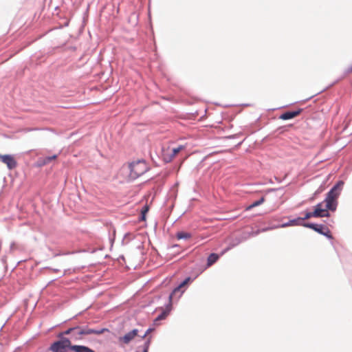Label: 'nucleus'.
Here are the masks:
<instances>
[{
  "label": "nucleus",
  "instance_id": "nucleus-18",
  "mask_svg": "<svg viewBox=\"0 0 352 352\" xmlns=\"http://www.w3.org/2000/svg\"><path fill=\"white\" fill-rule=\"evenodd\" d=\"M149 344H150V341L149 340L146 341L144 343V346H143L142 352H148V347H149Z\"/></svg>",
  "mask_w": 352,
  "mask_h": 352
},
{
  "label": "nucleus",
  "instance_id": "nucleus-20",
  "mask_svg": "<svg viewBox=\"0 0 352 352\" xmlns=\"http://www.w3.org/2000/svg\"><path fill=\"white\" fill-rule=\"evenodd\" d=\"M259 203V205L262 204L265 201V198L263 197L259 200L257 201Z\"/></svg>",
  "mask_w": 352,
  "mask_h": 352
},
{
  "label": "nucleus",
  "instance_id": "nucleus-1",
  "mask_svg": "<svg viewBox=\"0 0 352 352\" xmlns=\"http://www.w3.org/2000/svg\"><path fill=\"white\" fill-rule=\"evenodd\" d=\"M343 185V182H338L327 193L325 199L315 206L314 217H329L330 216L329 210L335 211L336 210L338 199Z\"/></svg>",
  "mask_w": 352,
  "mask_h": 352
},
{
  "label": "nucleus",
  "instance_id": "nucleus-5",
  "mask_svg": "<svg viewBox=\"0 0 352 352\" xmlns=\"http://www.w3.org/2000/svg\"><path fill=\"white\" fill-rule=\"evenodd\" d=\"M302 226L304 227L312 229L314 231L317 232L318 233L326 236L329 239H332V235L331 234L329 229L323 225H318L314 223H304Z\"/></svg>",
  "mask_w": 352,
  "mask_h": 352
},
{
  "label": "nucleus",
  "instance_id": "nucleus-12",
  "mask_svg": "<svg viewBox=\"0 0 352 352\" xmlns=\"http://www.w3.org/2000/svg\"><path fill=\"white\" fill-rule=\"evenodd\" d=\"M56 157H57V155H54L52 156L41 158L38 161L39 166H44L47 164H49L51 161L56 160Z\"/></svg>",
  "mask_w": 352,
  "mask_h": 352
},
{
  "label": "nucleus",
  "instance_id": "nucleus-4",
  "mask_svg": "<svg viewBox=\"0 0 352 352\" xmlns=\"http://www.w3.org/2000/svg\"><path fill=\"white\" fill-rule=\"evenodd\" d=\"M129 167L130 169L129 176L133 179L141 176L148 169L146 163L143 160L132 162L129 164Z\"/></svg>",
  "mask_w": 352,
  "mask_h": 352
},
{
  "label": "nucleus",
  "instance_id": "nucleus-8",
  "mask_svg": "<svg viewBox=\"0 0 352 352\" xmlns=\"http://www.w3.org/2000/svg\"><path fill=\"white\" fill-rule=\"evenodd\" d=\"M138 331L137 329H133L125 334L124 336L120 337L119 340L124 344H128L138 335Z\"/></svg>",
  "mask_w": 352,
  "mask_h": 352
},
{
  "label": "nucleus",
  "instance_id": "nucleus-16",
  "mask_svg": "<svg viewBox=\"0 0 352 352\" xmlns=\"http://www.w3.org/2000/svg\"><path fill=\"white\" fill-rule=\"evenodd\" d=\"M311 217H314V212H306L305 213V217H302L300 219H301V220H305V219H309Z\"/></svg>",
  "mask_w": 352,
  "mask_h": 352
},
{
  "label": "nucleus",
  "instance_id": "nucleus-10",
  "mask_svg": "<svg viewBox=\"0 0 352 352\" xmlns=\"http://www.w3.org/2000/svg\"><path fill=\"white\" fill-rule=\"evenodd\" d=\"M185 148L184 146L180 145L177 148H173L170 151V153H168V156L165 155V159L170 162L181 151Z\"/></svg>",
  "mask_w": 352,
  "mask_h": 352
},
{
  "label": "nucleus",
  "instance_id": "nucleus-13",
  "mask_svg": "<svg viewBox=\"0 0 352 352\" xmlns=\"http://www.w3.org/2000/svg\"><path fill=\"white\" fill-rule=\"evenodd\" d=\"M219 256L218 254H215V253H212L209 255V256L208 257V260H207V265L208 267L211 266L212 265H213L214 263H216L218 259H219Z\"/></svg>",
  "mask_w": 352,
  "mask_h": 352
},
{
  "label": "nucleus",
  "instance_id": "nucleus-11",
  "mask_svg": "<svg viewBox=\"0 0 352 352\" xmlns=\"http://www.w3.org/2000/svg\"><path fill=\"white\" fill-rule=\"evenodd\" d=\"M190 280V278H186L180 285L174 289V290L172 292V293L169 296V300L170 302L172 301V299L173 298V296L175 295L177 292L180 291V289L184 287Z\"/></svg>",
  "mask_w": 352,
  "mask_h": 352
},
{
  "label": "nucleus",
  "instance_id": "nucleus-15",
  "mask_svg": "<svg viewBox=\"0 0 352 352\" xmlns=\"http://www.w3.org/2000/svg\"><path fill=\"white\" fill-rule=\"evenodd\" d=\"M169 311H164L160 316H158L156 319L154 320L155 322L164 320L166 318V316L168 315Z\"/></svg>",
  "mask_w": 352,
  "mask_h": 352
},
{
  "label": "nucleus",
  "instance_id": "nucleus-7",
  "mask_svg": "<svg viewBox=\"0 0 352 352\" xmlns=\"http://www.w3.org/2000/svg\"><path fill=\"white\" fill-rule=\"evenodd\" d=\"M300 220H301L300 218H298L296 219L290 220L287 223H283V224H281V225H279V226H273V227L264 228V229H263L262 231L265 232V231H267V230H273V229H276V228H285V227H287V226L298 225L299 224L298 221H300Z\"/></svg>",
  "mask_w": 352,
  "mask_h": 352
},
{
  "label": "nucleus",
  "instance_id": "nucleus-2",
  "mask_svg": "<svg viewBox=\"0 0 352 352\" xmlns=\"http://www.w3.org/2000/svg\"><path fill=\"white\" fill-rule=\"evenodd\" d=\"M60 339L51 344L50 350L52 352H68L69 349L74 352H95L91 349L82 345H72V341L63 336Z\"/></svg>",
  "mask_w": 352,
  "mask_h": 352
},
{
  "label": "nucleus",
  "instance_id": "nucleus-14",
  "mask_svg": "<svg viewBox=\"0 0 352 352\" xmlns=\"http://www.w3.org/2000/svg\"><path fill=\"white\" fill-rule=\"evenodd\" d=\"M176 237L177 239H189L192 237V234L189 232H178L176 234Z\"/></svg>",
  "mask_w": 352,
  "mask_h": 352
},
{
  "label": "nucleus",
  "instance_id": "nucleus-9",
  "mask_svg": "<svg viewBox=\"0 0 352 352\" xmlns=\"http://www.w3.org/2000/svg\"><path fill=\"white\" fill-rule=\"evenodd\" d=\"M301 111H302V109H298L296 111H287V112L281 114L280 116V118L281 120H284L292 119V118L298 116V115H300Z\"/></svg>",
  "mask_w": 352,
  "mask_h": 352
},
{
  "label": "nucleus",
  "instance_id": "nucleus-17",
  "mask_svg": "<svg viewBox=\"0 0 352 352\" xmlns=\"http://www.w3.org/2000/svg\"><path fill=\"white\" fill-rule=\"evenodd\" d=\"M258 206H259V203H258V201H256L253 202L252 204H250V206H247L245 208V210H250L253 208L256 207Z\"/></svg>",
  "mask_w": 352,
  "mask_h": 352
},
{
  "label": "nucleus",
  "instance_id": "nucleus-19",
  "mask_svg": "<svg viewBox=\"0 0 352 352\" xmlns=\"http://www.w3.org/2000/svg\"><path fill=\"white\" fill-rule=\"evenodd\" d=\"M149 210V208L147 205L144 206V208L142 210V213L146 214Z\"/></svg>",
  "mask_w": 352,
  "mask_h": 352
},
{
  "label": "nucleus",
  "instance_id": "nucleus-22",
  "mask_svg": "<svg viewBox=\"0 0 352 352\" xmlns=\"http://www.w3.org/2000/svg\"><path fill=\"white\" fill-rule=\"evenodd\" d=\"M151 331V329H148L146 332L145 333V334L142 336V338H144L146 336V335L150 332Z\"/></svg>",
  "mask_w": 352,
  "mask_h": 352
},
{
  "label": "nucleus",
  "instance_id": "nucleus-6",
  "mask_svg": "<svg viewBox=\"0 0 352 352\" xmlns=\"http://www.w3.org/2000/svg\"><path fill=\"white\" fill-rule=\"evenodd\" d=\"M0 161L6 164L7 167L12 170L16 167L17 162L14 157L11 155H1L0 154Z\"/></svg>",
  "mask_w": 352,
  "mask_h": 352
},
{
  "label": "nucleus",
  "instance_id": "nucleus-21",
  "mask_svg": "<svg viewBox=\"0 0 352 352\" xmlns=\"http://www.w3.org/2000/svg\"><path fill=\"white\" fill-rule=\"evenodd\" d=\"M141 219L142 221H145V219H146V214L142 213Z\"/></svg>",
  "mask_w": 352,
  "mask_h": 352
},
{
  "label": "nucleus",
  "instance_id": "nucleus-23",
  "mask_svg": "<svg viewBox=\"0 0 352 352\" xmlns=\"http://www.w3.org/2000/svg\"><path fill=\"white\" fill-rule=\"evenodd\" d=\"M349 72H352V67L349 69Z\"/></svg>",
  "mask_w": 352,
  "mask_h": 352
},
{
  "label": "nucleus",
  "instance_id": "nucleus-3",
  "mask_svg": "<svg viewBox=\"0 0 352 352\" xmlns=\"http://www.w3.org/2000/svg\"><path fill=\"white\" fill-rule=\"evenodd\" d=\"M104 329L97 331L92 329H89L87 327L76 326L71 327L67 330L60 333L58 337H61L64 335H69L70 338L74 341H78L82 340L84 336L90 334H101L104 332Z\"/></svg>",
  "mask_w": 352,
  "mask_h": 352
}]
</instances>
